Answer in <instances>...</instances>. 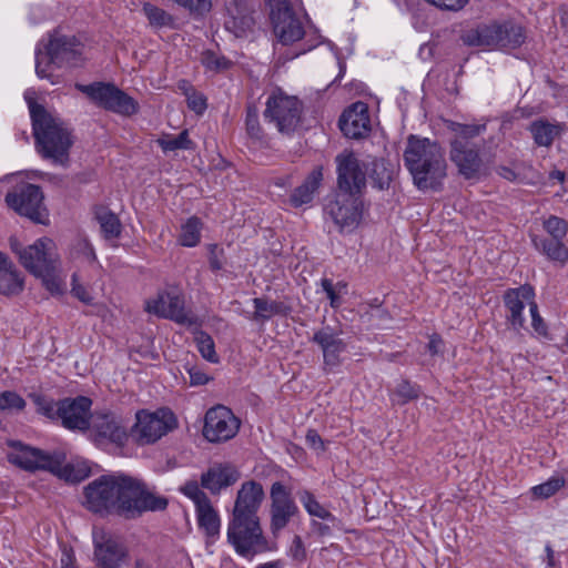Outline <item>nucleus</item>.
<instances>
[{
	"mask_svg": "<svg viewBox=\"0 0 568 568\" xmlns=\"http://www.w3.org/2000/svg\"><path fill=\"white\" fill-rule=\"evenodd\" d=\"M29 111L38 153L53 164L67 166L73 144L70 128L59 115L41 104L29 101Z\"/></svg>",
	"mask_w": 568,
	"mask_h": 568,
	"instance_id": "nucleus-1",
	"label": "nucleus"
},
{
	"mask_svg": "<svg viewBox=\"0 0 568 568\" xmlns=\"http://www.w3.org/2000/svg\"><path fill=\"white\" fill-rule=\"evenodd\" d=\"M404 163L418 190H438L447 175L443 148L427 138L409 135Z\"/></svg>",
	"mask_w": 568,
	"mask_h": 568,
	"instance_id": "nucleus-2",
	"label": "nucleus"
},
{
	"mask_svg": "<svg viewBox=\"0 0 568 568\" xmlns=\"http://www.w3.org/2000/svg\"><path fill=\"white\" fill-rule=\"evenodd\" d=\"M110 490L111 513L125 518H134L144 511L163 510L168 506L164 497L158 496L138 479L124 474L106 475Z\"/></svg>",
	"mask_w": 568,
	"mask_h": 568,
	"instance_id": "nucleus-3",
	"label": "nucleus"
},
{
	"mask_svg": "<svg viewBox=\"0 0 568 568\" xmlns=\"http://www.w3.org/2000/svg\"><path fill=\"white\" fill-rule=\"evenodd\" d=\"M12 452L9 453V462L22 469L34 471L38 469L49 470L68 481H79L81 477L74 474V468L70 464H64L61 454L49 455L40 449L32 448L21 443H12Z\"/></svg>",
	"mask_w": 568,
	"mask_h": 568,
	"instance_id": "nucleus-4",
	"label": "nucleus"
},
{
	"mask_svg": "<svg viewBox=\"0 0 568 568\" xmlns=\"http://www.w3.org/2000/svg\"><path fill=\"white\" fill-rule=\"evenodd\" d=\"M463 41L473 47L516 49L524 43L525 34L520 26L494 22L467 31Z\"/></svg>",
	"mask_w": 568,
	"mask_h": 568,
	"instance_id": "nucleus-5",
	"label": "nucleus"
},
{
	"mask_svg": "<svg viewBox=\"0 0 568 568\" xmlns=\"http://www.w3.org/2000/svg\"><path fill=\"white\" fill-rule=\"evenodd\" d=\"M227 539L235 551L245 558H253L267 549L258 517L232 515L227 526Z\"/></svg>",
	"mask_w": 568,
	"mask_h": 568,
	"instance_id": "nucleus-6",
	"label": "nucleus"
},
{
	"mask_svg": "<svg viewBox=\"0 0 568 568\" xmlns=\"http://www.w3.org/2000/svg\"><path fill=\"white\" fill-rule=\"evenodd\" d=\"M302 110V102L296 97L278 89L268 95L264 118L280 133L291 135L301 123Z\"/></svg>",
	"mask_w": 568,
	"mask_h": 568,
	"instance_id": "nucleus-7",
	"label": "nucleus"
},
{
	"mask_svg": "<svg viewBox=\"0 0 568 568\" xmlns=\"http://www.w3.org/2000/svg\"><path fill=\"white\" fill-rule=\"evenodd\" d=\"M75 88L98 106L116 114L131 116L139 111L138 101L114 84L95 82L92 84H77Z\"/></svg>",
	"mask_w": 568,
	"mask_h": 568,
	"instance_id": "nucleus-8",
	"label": "nucleus"
},
{
	"mask_svg": "<svg viewBox=\"0 0 568 568\" xmlns=\"http://www.w3.org/2000/svg\"><path fill=\"white\" fill-rule=\"evenodd\" d=\"M175 424V417L169 409H159L154 413L141 410L136 413L132 436L141 445L153 444L172 430Z\"/></svg>",
	"mask_w": 568,
	"mask_h": 568,
	"instance_id": "nucleus-9",
	"label": "nucleus"
},
{
	"mask_svg": "<svg viewBox=\"0 0 568 568\" xmlns=\"http://www.w3.org/2000/svg\"><path fill=\"white\" fill-rule=\"evenodd\" d=\"M327 212L341 233L354 232L363 215L361 194L337 191L334 201L327 205Z\"/></svg>",
	"mask_w": 568,
	"mask_h": 568,
	"instance_id": "nucleus-10",
	"label": "nucleus"
},
{
	"mask_svg": "<svg viewBox=\"0 0 568 568\" xmlns=\"http://www.w3.org/2000/svg\"><path fill=\"white\" fill-rule=\"evenodd\" d=\"M146 311L160 317L170 318L180 325L197 327L199 320L185 311L184 297L176 291H164L146 301Z\"/></svg>",
	"mask_w": 568,
	"mask_h": 568,
	"instance_id": "nucleus-11",
	"label": "nucleus"
},
{
	"mask_svg": "<svg viewBox=\"0 0 568 568\" xmlns=\"http://www.w3.org/2000/svg\"><path fill=\"white\" fill-rule=\"evenodd\" d=\"M21 264L33 275L50 270H60V255L55 243L49 237L37 240L19 252Z\"/></svg>",
	"mask_w": 568,
	"mask_h": 568,
	"instance_id": "nucleus-12",
	"label": "nucleus"
},
{
	"mask_svg": "<svg viewBox=\"0 0 568 568\" xmlns=\"http://www.w3.org/2000/svg\"><path fill=\"white\" fill-rule=\"evenodd\" d=\"M88 429L98 444L108 442L116 446H123L128 439L125 420L113 412L101 410L91 414Z\"/></svg>",
	"mask_w": 568,
	"mask_h": 568,
	"instance_id": "nucleus-13",
	"label": "nucleus"
},
{
	"mask_svg": "<svg viewBox=\"0 0 568 568\" xmlns=\"http://www.w3.org/2000/svg\"><path fill=\"white\" fill-rule=\"evenodd\" d=\"M275 36L283 44L298 41L304 36L302 22L295 17L288 0H265Z\"/></svg>",
	"mask_w": 568,
	"mask_h": 568,
	"instance_id": "nucleus-14",
	"label": "nucleus"
},
{
	"mask_svg": "<svg viewBox=\"0 0 568 568\" xmlns=\"http://www.w3.org/2000/svg\"><path fill=\"white\" fill-rule=\"evenodd\" d=\"M239 428L240 420L223 405L212 407L205 414L203 435L209 442H226L237 434Z\"/></svg>",
	"mask_w": 568,
	"mask_h": 568,
	"instance_id": "nucleus-15",
	"label": "nucleus"
},
{
	"mask_svg": "<svg viewBox=\"0 0 568 568\" xmlns=\"http://www.w3.org/2000/svg\"><path fill=\"white\" fill-rule=\"evenodd\" d=\"M6 202L20 215L27 216L37 223H45L48 214L43 205V194L39 186L27 184L19 193H8Z\"/></svg>",
	"mask_w": 568,
	"mask_h": 568,
	"instance_id": "nucleus-16",
	"label": "nucleus"
},
{
	"mask_svg": "<svg viewBox=\"0 0 568 568\" xmlns=\"http://www.w3.org/2000/svg\"><path fill=\"white\" fill-rule=\"evenodd\" d=\"M45 49L50 57L48 65L57 64L58 68L77 67L82 61L83 44L74 36L54 32L50 36Z\"/></svg>",
	"mask_w": 568,
	"mask_h": 568,
	"instance_id": "nucleus-17",
	"label": "nucleus"
},
{
	"mask_svg": "<svg viewBox=\"0 0 568 568\" xmlns=\"http://www.w3.org/2000/svg\"><path fill=\"white\" fill-rule=\"evenodd\" d=\"M336 165L338 191L361 194L366 185V174L355 153L343 151L336 156Z\"/></svg>",
	"mask_w": 568,
	"mask_h": 568,
	"instance_id": "nucleus-18",
	"label": "nucleus"
},
{
	"mask_svg": "<svg viewBox=\"0 0 568 568\" xmlns=\"http://www.w3.org/2000/svg\"><path fill=\"white\" fill-rule=\"evenodd\" d=\"M271 530L275 535L284 529L297 514L298 508L291 497L290 490L280 481L273 483L270 489Z\"/></svg>",
	"mask_w": 568,
	"mask_h": 568,
	"instance_id": "nucleus-19",
	"label": "nucleus"
},
{
	"mask_svg": "<svg viewBox=\"0 0 568 568\" xmlns=\"http://www.w3.org/2000/svg\"><path fill=\"white\" fill-rule=\"evenodd\" d=\"M91 399L84 396L65 398L58 403V417L69 429L85 430L90 425Z\"/></svg>",
	"mask_w": 568,
	"mask_h": 568,
	"instance_id": "nucleus-20",
	"label": "nucleus"
},
{
	"mask_svg": "<svg viewBox=\"0 0 568 568\" xmlns=\"http://www.w3.org/2000/svg\"><path fill=\"white\" fill-rule=\"evenodd\" d=\"M94 556L98 566L122 565L128 557L126 547L118 539L106 535L102 530L93 532Z\"/></svg>",
	"mask_w": 568,
	"mask_h": 568,
	"instance_id": "nucleus-21",
	"label": "nucleus"
},
{
	"mask_svg": "<svg viewBox=\"0 0 568 568\" xmlns=\"http://www.w3.org/2000/svg\"><path fill=\"white\" fill-rule=\"evenodd\" d=\"M342 132L351 139H361L371 130L368 106L364 102L353 103L339 119Z\"/></svg>",
	"mask_w": 568,
	"mask_h": 568,
	"instance_id": "nucleus-22",
	"label": "nucleus"
},
{
	"mask_svg": "<svg viewBox=\"0 0 568 568\" xmlns=\"http://www.w3.org/2000/svg\"><path fill=\"white\" fill-rule=\"evenodd\" d=\"M450 160L466 179L476 178L483 165L478 150L462 140H453L450 142Z\"/></svg>",
	"mask_w": 568,
	"mask_h": 568,
	"instance_id": "nucleus-23",
	"label": "nucleus"
},
{
	"mask_svg": "<svg viewBox=\"0 0 568 568\" xmlns=\"http://www.w3.org/2000/svg\"><path fill=\"white\" fill-rule=\"evenodd\" d=\"M534 297V288L529 285L510 288L505 293L504 302L509 312L508 321L514 329L519 331L524 326L523 311L526 306L530 308L531 303H536Z\"/></svg>",
	"mask_w": 568,
	"mask_h": 568,
	"instance_id": "nucleus-24",
	"label": "nucleus"
},
{
	"mask_svg": "<svg viewBox=\"0 0 568 568\" xmlns=\"http://www.w3.org/2000/svg\"><path fill=\"white\" fill-rule=\"evenodd\" d=\"M312 342L322 349L325 366L335 367L341 364V355L346 349V343L333 327L324 326L314 332Z\"/></svg>",
	"mask_w": 568,
	"mask_h": 568,
	"instance_id": "nucleus-25",
	"label": "nucleus"
},
{
	"mask_svg": "<svg viewBox=\"0 0 568 568\" xmlns=\"http://www.w3.org/2000/svg\"><path fill=\"white\" fill-rule=\"evenodd\" d=\"M265 497L263 486L255 480H247L237 491L233 515L257 517V511Z\"/></svg>",
	"mask_w": 568,
	"mask_h": 568,
	"instance_id": "nucleus-26",
	"label": "nucleus"
},
{
	"mask_svg": "<svg viewBox=\"0 0 568 568\" xmlns=\"http://www.w3.org/2000/svg\"><path fill=\"white\" fill-rule=\"evenodd\" d=\"M106 475L92 480L84 487V506L92 513L109 515L111 513L112 500L110 490H108Z\"/></svg>",
	"mask_w": 568,
	"mask_h": 568,
	"instance_id": "nucleus-27",
	"label": "nucleus"
},
{
	"mask_svg": "<svg viewBox=\"0 0 568 568\" xmlns=\"http://www.w3.org/2000/svg\"><path fill=\"white\" fill-rule=\"evenodd\" d=\"M240 478L239 470L230 464H216L201 476V485L212 494L235 484Z\"/></svg>",
	"mask_w": 568,
	"mask_h": 568,
	"instance_id": "nucleus-28",
	"label": "nucleus"
},
{
	"mask_svg": "<svg viewBox=\"0 0 568 568\" xmlns=\"http://www.w3.org/2000/svg\"><path fill=\"white\" fill-rule=\"evenodd\" d=\"M323 181L322 166L314 168L304 182L297 186L290 196V202L294 207L308 204L313 201Z\"/></svg>",
	"mask_w": 568,
	"mask_h": 568,
	"instance_id": "nucleus-29",
	"label": "nucleus"
},
{
	"mask_svg": "<svg viewBox=\"0 0 568 568\" xmlns=\"http://www.w3.org/2000/svg\"><path fill=\"white\" fill-rule=\"evenodd\" d=\"M254 313L251 316L255 322H267L273 316H286L291 312V307L283 302L268 300L265 297L253 298Z\"/></svg>",
	"mask_w": 568,
	"mask_h": 568,
	"instance_id": "nucleus-30",
	"label": "nucleus"
},
{
	"mask_svg": "<svg viewBox=\"0 0 568 568\" xmlns=\"http://www.w3.org/2000/svg\"><path fill=\"white\" fill-rule=\"evenodd\" d=\"M562 240L534 236L532 243L536 250L546 255L548 260L564 265L568 262V247Z\"/></svg>",
	"mask_w": 568,
	"mask_h": 568,
	"instance_id": "nucleus-31",
	"label": "nucleus"
},
{
	"mask_svg": "<svg viewBox=\"0 0 568 568\" xmlns=\"http://www.w3.org/2000/svg\"><path fill=\"white\" fill-rule=\"evenodd\" d=\"M23 281L13 268L7 256L0 253V293L14 295L22 291Z\"/></svg>",
	"mask_w": 568,
	"mask_h": 568,
	"instance_id": "nucleus-32",
	"label": "nucleus"
},
{
	"mask_svg": "<svg viewBox=\"0 0 568 568\" xmlns=\"http://www.w3.org/2000/svg\"><path fill=\"white\" fill-rule=\"evenodd\" d=\"M197 524L204 530L207 538L214 540L221 528V519L217 511L213 508L211 501H207L195 508Z\"/></svg>",
	"mask_w": 568,
	"mask_h": 568,
	"instance_id": "nucleus-33",
	"label": "nucleus"
},
{
	"mask_svg": "<svg viewBox=\"0 0 568 568\" xmlns=\"http://www.w3.org/2000/svg\"><path fill=\"white\" fill-rule=\"evenodd\" d=\"M529 131L537 145L548 148L552 144L555 138L560 134L561 126L545 120H537L530 124Z\"/></svg>",
	"mask_w": 568,
	"mask_h": 568,
	"instance_id": "nucleus-34",
	"label": "nucleus"
},
{
	"mask_svg": "<svg viewBox=\"0 0 568 568\" xmlns=\"http://www.w3.org/2000/svg\"><path fill=\"white\" fill-rule=\"evenodd\" d=\"M69 258L78 264H91L95 261L97 256L89 240L79 235L70 245Z\"/></svg>",
	"mask_w": 568,
	"mask_h": 568,
	"instance_id": "nucleus-35",
	"label": "nucleus"
},
{
	"mask_svg": "<svg viewBox=\"0 0 568 568\" xmlns=\"http://www.w3.org/2000/svg\"><path fill=\"white\" fill-rule=\"evenodd\" d=\"M297 497L310 516L335 523V516L321 505L310 490H300Z\"/></svg>",
	"mask_w": 568,
	"mask_h": 568,
	"instance_id": "nucleus-36",
	"label": "nucleus"
},
{
	"mask_svg": "<svg viewBox=\"0 0 568 568\" xmlns=\"http://www.w3.org/2000/svg\"><path fill=\"white\" fill-rule=\"evenodd\" d=\"M95 219L100 224L101 232L105 239H115L121 233V223L119 217L106 207L95 210Z\"/></svg>",
	"mask_w": 568,
	"mask_h": 568,
	"instance_id": "nucleus-37",
	"label": "nucleus"
},
{
	"mask_svg": "<svg viewBox=\"0 0 568 568\" xmlns=\"http://www.w3.org/2000/svg\"><path fill=\"white\" fill-rule=\"evenodd\" d=\"M202 222L200 219L192 216L181 226L179 243L185 247H194L201 241Z\"/></svg>",
	"mask_w": 568,
	"mask_h": 568,
	"instance_id": "nucleus-38",
	"label": "nucleus"
},
{
	"mask_svg": "<svg viewBox=\"0 0 568 568\" xmlns=\"http://www.w3.org/2000/svg\"><path fill=\"white\" fill-rule=\"evenodd\" d=\"M323 292L326 294L332 308H338L343 304V296L347 294V284L343 281L333 283L329 278L321 281Z\"/></svg>",
	"mask_w": 568,
	"mask_h": 568,
	"instance_id": "nucleus-39",
	"label": "nucleus"
},
{
	"mask_svg": "<svg viewBox=\"0 0 568 568\" xmlns=\"http://www.w3.org/2000/svg\"><path fill=\"white\" fill-rule=\"evenodd\" d=\"M158 144L164 152H171L176 150H190L193 148V142L189 139L187 130L182 131L179 135H163L158 139Z\"/></svg>",
	"mask_w": 568,
	"mask_h": 568,
	"instance_id": "nucleus-40",
	"label": "nucleus"
},
{
	"mask_svg": "<svg viewBox=\"0 0 568 568\" xmlns=\"http://www.w3.org/2000/svg\"><path fill=\"white\" fill-rule=\"evenodd\" d=\"M448 129L455 134L454 140H462L463 142H467V140L478 136L483 132H485L486 125L485 124H463V123L450 121V122H448Z\"/></svg>",
	"mask_w": 568,
	"mask_h": 568,
	"instance_id": "nucleus-41",
	"label": "nucleus"
},
{
	"mask_svg": "<svg viewBox=\"0 0 568 568\" xmlns=\"http://www.w3.org/2000/svg\"><path fill=\"white\" fill-rule=\"evenodd\" d=\"M194 341L203 358L211 363L219 362V356L215 352L214 341L207 333L203 331H196Z\"/></svg>",
	"mask_w": 568,
	"mask_h": 568,
	"instance_id": "nucleus-42",
	"label": "nucleus"
},
{
	"mask_svg": "<svg viewBox=\"0 0 568 568\" xmlns=\"http://www.w3.org/2000/svg\"><path fill=\"white\" fill-rule=\"evenodd\" d=\"M143 12L154 28L168 27L173 22L172 17L166 11L154 4L144 3Z\"/></svg>",
	"mask_w": 568,
	"mask_h": 568,
	"instance_id": "nucleus-43",
	"label": "nucleus"
},
{
	"mask_svg": "<svg viewBox=\"0 0 568 568\" xmlns=\"http://www.w3.org/2000/svg\"><path fill=\"white\" fill-rule=\"evenodd\" d=\"M201 62L206 70L212 72H221L227 70L232 64L229 59L211 50L202 52Z\"/></svg>",
	"mask_w": 568,
	"mask_h": 568,
	"instance_id": "nucleus-44",
	"label": "nucleus"
},
{
	"mask_svg": "<svg viewBox=\"0 0 568 568\" xmlns=\"http://www.w3.org/2000/svg\"><path fill=\"white\" fill-rule=\"evenodd\" d=\"M419 396V388L407 382L402 381L393 394V400L399 405H404Z\"/></svg>",
	"mask_w": 568,
	"mask_h": 568,
	"instance_id": "nucleus-45",
	"label": "nucleus"
},
{
	"mask_svg": "<svg viewBox=\"0 0 568 568\" xmlns=\"http://www.w3.org/2000/svg\"><path fill=\"white\" fill-rule=\"evenodd\" d=\"M565 485L562 477H551L547 481L534 486L531 493L537 498H549Z\"/></svg>",
	"mask_w": 568,
	"mask_h": 568,
	"instance_id": "nucleus-46",
	"label": "nucleus"
},
{
	"mask_svg": "<svg viewBox=\"0 0 568 568\" xmlns=\"http://www.w3.org/2000/svg\"><path fill=\"white\" fill-rule=\"evenodd\" d=\"M50 61V57L41 51H38L36 54V73L40 79H47L52 84L58 83V79L53 75V67L57 64L48 65Z\"/></svg>",
	"mask_w": 568,
	"mask_h": 568,
	"instance_id": "nucleus-47",
	"label": "nucleus"
},
{
	"mask_svg": "<svg viewBox=\"0 0 568 568\" xmlns=\"http://www.w3.org/2000/svg\"><path fill=\"white\" fill-rule=\"evenodd\" d=\"M542 225L551 239H565L568 232V223L556 215H550L544 221Z\"/></svg>",
	"mask_w": 568,
	"mask_h": 568,
	"instance_id": "nucleus-48",
	"label": "nucleus"
},
{
	"mask_svg": "<svg viewBox=\"0 0 568 568\" xmlns=\"http://www.w3.org/2000/svg\"><path fill=\"white\" fill-rule=\"evenodd\" d=\"M26 407V400L16 392L6 390L0 393V410H22Z\"/></svg>",
	"mask_w": 568,
	"mask_h": 568,
	"instance_id": "nucleus-49",
	"label": "nucleus"
},
{
	"mask_svg": "<svg viewBox=\"0 0 568 568\" xmlns=\"http://www.w3.org/2000/svg\"><path fill=\"white\" fill-rule=\"evenodd\" d=\"M59 270H50L44 274H34L41 277L45 288L52 294H61L63 292V282L58 275Z\"/></svg>",
	"mask_w": 568,
	"mask_h": 568,
	"instance_id": "nucleus-50",
	"label": "nucleus"
},
{
	"mask_svg": "<svg viewBox=\"0 0 568 568\" xmlns=\"http://www.w3.org/2000/svg\"><path fill=\"white\" fill-rule=\"evenodd\" d=\"M33 403L37 406V410L49 418L58 417V403L41 395H31Z\"/></svg>",
	"mask_w": 568,
	"mask_h": 568,
	"instance_id": "nucleus-51",
	"label": "nucleus"
},
{
	"mask_svg": "<svg viewBox=\"0 0 568 568\" xmlns=\"http://www.w3.org/2000/svg\"><path fill=\"white\" fill-rule=\"evenodd\" d=\"M181 490L186 497H189L194 503L195 508L210 501L209 497L195 481L186 483Z\"/></svg>",
	"mask_w": 568,
	"mask_h": 568,
	"instance_id": "nucleus-52",
	"label": "nucleus"
},
{
	"mask_svg": "<svg viewBox=\"0 0 568 568\" xmlns=\"http://www.w3.org/2000/svg\"><path fill=\"white\" fill-rule=\"evenodd\" d=\"M245 124L246 131L251 138L255 140H261L263 138V130L260 125L258 114L255 109H247Z\"/></svg>",
	"mask_w": 568,
	"mask_h": 568,
	"instance_id": "nucleus-53",
	"label": "nucleus"
},
{
	"mask_svg": "<svg viewBox=\"0 0 568 568\" xmlns=\"http://www.w3.org/2000/svg\"><path fill=\"white\" fill-rule=\"evenodd\" d=\"M288 557L296 564H302L306 560L307 552L304 542L300 536H294L288 549Z\"/></svg>",
	"mask_w": 568,
	"mask_h": 568,
	"instance_id": "nucleus-54",
	"label": "nucleus"
},
{
	"mask_svg": "<svg viewBox=\"0 0 568 568\" xmlns=\"http://www.w3.org/2000/svg\"><path fill=\"white\" fill-rule=\"evenodd\" d=\"M176 4L190 10L191 12L204 13L210 11L212 0H172Z\"/></svg>",
	"mask_w": 568,
	"mask_h": 568,
	"instance_id": "nucleus-55",
	"label": "nucleus"
},
{
	"mask_svg": "<svg viewBox=\"0 0 568 568\" xmlns=\"http://www.w3.org/2000/svg\"><path fill=\"white\" fill-rule=\"evenodd\" d=\"M186 102L189 109L195 112L197 115L203 114L207 108L206 98L196 90L190 93V95L186 98Z\"/></svg>",
	"mask_w": 568,
	"mask_h": 568,
	"instance_id": "nucleus-56",
	"label": "nucleus"
},
{
	"mask_svg": "<svg viewBox=\"0 0 568 568\" xmlns=\"http://www.w3.org/2000/svg\"><path fill=\"white\" fill-rule=\"evenodd\" d=\"M71 293L84 304H92L93 297L90 292L78 282V275L72 276V288Z\"/></svg>",
	"mask_w": 568,
	"mask_h": 568,
	"instance_id": "nucleus-57",
	"label": "nucleus"
},
{
	"mask_svg": "<svg viewBox=\"0 0 568 568\" xmlns=\"http://www.w3.org/2000/svg\"><path fill=\"white\" fill-rule=\"evenodd\" d=\"M529 312L531 315V325H532L535 332L538 333L539 335H546L547 326L538 313V306L536 303H531Z\"/></svg>",
	"mask_w": 568,
	"mask_h": 568,
	"instance_id": "nucleus-58",
	"label": "nucleus"
},
{
	"mask_svg": "<svg viewBox=\"0 0 568 568\" xmlns=\"http://www.w3.org/2000/svg\"><path fill=\"white\" fill-rule=\"evenodd\" d=\"M306 444L317 453L325 450V444L318 433L314 429H310L305 436Z\"/></svg>",
	"mask_w": 568,
	"mask_h": 568,
	"instance_id": "nucleus-59",
	"label": "nucleus"
},
{
	"mask_svg": "<svg viewBox=\"0 0 568 568\" xmlns=\"http://www.w3.org/2000/svg\"><path fill=\"white\" fill-rule=\"evenodd\" d=\"M428 3L446 10H459L468 0H426Z\"/></svg>",
	"mask_w": 568,
	"mask_h": 568,
	"instance_id": "nucleus-60",
	"label": "nucleus"
},
{
	"mask_svg": "<svg viewBox=\"0 0 568 568\" xmlns=\"http://www.w3.org/2000/svg\"><path fill=\"white\" fill-rule=\"evenodd\" d=\"M61 568H78L75 566V558L71 548L63 547L61 552Z\"/></svg>",
	"mask_w": 568,
	"mask_h": 568,
	"instance_id": "nucleus-61",
	"label": "nucleus"
},
{
	"mask_svg": "<svg viewBox=\"0 0 568 568\" xmlns=\"http://www.w3.org/2000/svg\"><path fill=\"white\" fill-rule=\"evenodd\" d=\"M443 339L438 335H433L427 345L430 355H437L443 352Z\"/></svg>",
	"mask_w": 568,
	"mask_h": 568,
	"instance_id": "nucleus-62",
	"label": "nucleus"
},
{
	"mask_svg": "<svg viewBox=\"0 0 568 568\" xmlns=\"http://www.w3.org/2000/svg\"><path fill=\"white\" fill-rule=\"evenodd\" d=\"M209 382V377L206 374L200 371H190V383L191 385H204Z\"/></svg>",
	"mask_w": 568,
	"mask_h": 568,
	"instance_id": "nucleus-63",
	"label": "nucleus"
},
{
	"mask_svg": "<svg viewBox=\"0 0 568 568\" xmlns=\"http://www.w3.org/2000/svg\"><path fill=\"white\" fill-rule=\"evenodd\" d=\"M499 174L508 181L516 180V173L514 172V170H511L509 168H506V166L500 168Z\"/></svg>",
	"mask_w": 568,
	"mask_h": 568,
	"instance_id": "nucleus-64",
	"label": "nucleus"
}]
</instances>
